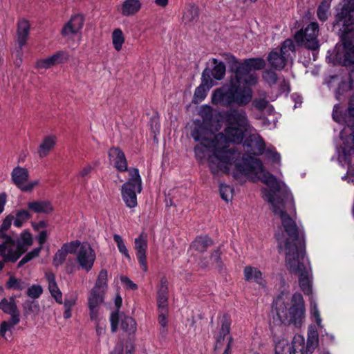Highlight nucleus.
<instances>
[{
    "label": "nucleus",
    "mask_w": 354,
    "mask_h": 354,
    "mask_svg": "<svg viewBox=\"0 0 354 354\" xmlns=\"http://www.w3.org/2000/svg\"><path fill=\"white\" fill-rule=\"evenodd\" d=\"M261 181L270 187L263 189V198L272 205L274 214L280 217L284 230L297 227L295 220L284 209L286 203L293 205L292 196L287 192L282 196L279 194L281 185L277 178L268 171L263 174Z\"/></svg>",
    "instance_id": "20e7f679"
},
{
    "label": "nucleus",
    "mask_w": 354,
    "mask_h": 354,
    "mask_svg": "<svg viewBox=\"0 0 354 354\" xmlns=\"http://www.w3.org/2000/svg\"><path fill=\"white\" fill-rule=\"evenodd\" d=\"M93 288L106 292L108 289V272L102 269L98 274L95 285Z\"/></svg>",
    "instance_id": "4c0bfd02"
},
{
    "label": "nucleus",
    "mask_w": 354,
    "mask_h": 354,
    "mask_svg": "<svg viewBox=\"0 0 354 354\" xmlns=\"http://www.w3.org/2000/svg\"><path fill=\"white\" fill-rule=\"evenodd\" d=\"M68 53L64 50H59L53 55L45 58L39 59L36 62V67L38 69H47L52 66L66 62L68 60Z\"/></svg>",
    "instance_id": "a211bd4d"
},
{
    "label": "nucleus",
    "mask_w": 354,
    "mask_h": 354,
    "mask_svg": "<svg viewBox=\"0 0 354 354\" xmlns=\"http://www.w3.org/2000/svg\"><path fill=\"white\" fill-rule=\"evenodd\" d=\"M310 30V24H307L305 30H298L295 36V41L298 46H304L306 49L310 50V35L307 32Z\"/></svg>",
    "instance_id": "c756f323"
},
{
    "label": "nucleus",
    "mask_w": 354,
    "mask_h": 354,
    "mask_svg": "<svg viewBox=\"0 0 354 354\" xmlns=\"http://www.w3.org/2000/svg\"><path fill=\"white\" fill-rule=\"evenodd\" d=\"M82 28V24H65L62 30L63 36L74 35Z\"/></svg>",
    "instance_id": "37998d69"
},
{
    "label": "nucleus",
    "mask_w": 354,
    "mask_h": 354,
    "mask_svg": "<svg viewBox=\"0 0 354 354\" xmlns=\"http://www.w3.org/2000/svg\"><path fill=\"white\" fill-rule=\"evenodd\" d=\"M140 8L139 0H125L122 5L121 12L125 16L132 15L138 12Z\"/></svg>",
    "instance_id": "2f4dec72"
},
{
    "label": "nucleus",
    "mask_w": 354,
    "mask_h": 354,
    "mask_svg": "<svg viewBox=\"0 0 354 354\" xmlns=\"http://www.w3.org/2000/svg\"><path fill=\"white\" fill-rule=\"evenodd\" d=\"M199 8L194 3L186 4L183 10V22H197L199 20Z\"/></svg>",
    "instance_id": "c85d7f7f"
},
{
    "label": "nucleus",
    "mask_w": 354,
    "mask_h": 354,
    "mask_svg": "<svg viewBox=\"0 0 354 354\" xmlns=\"http://www.w3.org/2000/svg\"><path fill=\"white\" fill-rule=\"evenodd\" d=\"M11 178L13 183L22 191L29 178V171L26 168L17 166L13 169Z\"/></svg>",
    "instance_id": "5701e85b"
},
{
    "label": "nucleus",
    "mask_w": 354,
    "mask_h": 354,
    "mask_svg": "<svg viewBox=\"0 0 354 354\" xmlns=\"http://www.w3.org/2000/svg\"><path fill=\"white\" fill-rule=\"evenodd\" d=\"M38 306L37 301L26 300L23 304L25 315H30L33 313L34 309L38 308Z\"/></svg>",
    "instance_id": "338daca9"
},
{
    "label": "nucleus",
    "mask_w": 354,
    "mask_h": 354,
    "mask_svg": "<svg viewBox=\"0 0 354 354\" xmlns=\"http://www.w3.org/2000/svg\"><path fill=\"white\" fill-rule=\"evenodd\" d=\"M222 252L221 247H218L216 250H213L210 255V261L212 265L216 268L220 273H222L225 270V265L221 259Z\"/></svg>",
    "instance_id": "c9c22d12"
},
{
    "label": "nucleus",
    "mask_w": 354,
    "mask_h": 354,
    "mask_svg": "<svg viewBox=\"0 0 354 354\" xmlns=\"http://www.w3.org/2000/svg\"><path fill=\"white\" fill-rule=\"evenodd\" d=\"M30 28V24H18L17 42L21 52L22 51L23 46L26 44Z\"/></svg>",
    "instance_id": "473e14b6"
},
{
    "label": "nucleus",
    "mask_w": 354,
    "mask_h": 354,
    "mask_svg": "<svg viewBox=\"0 0 354 354\" xmlns=\"http://www.w3.org/2000/svg\"><path fill=\"white\" fill-rule=\"evenodd\" d=\"M212 63L215 64L214 68L211 69L213 77L217 80H222L224 77L226 71L225 64L223 62H218L216 58L212 59Z\"/></svg>",
    "instance_id": "58836bf2"
},
{
    "label": "nucleus",
    "mask_w": 354,
    "mask_h": 354,
    "mask_svg": "<svg viewBox=\"0 0 354 354\" xmlns=\"http://www.w3.org/2000/svg\"><path fill=\"white\" fill-rule=\"evenodd\" d=\"M67 255L68 253L66 252L65 250L62 249V247H61V248L59 249L54 255L53 259V265L55 267H58L60 265L63 264L66 259Z\"/></svg>",
    "instance_id": "09e8293b"
},
{
    "label": "nucleus",
    "mask_w": 354,
    "mask_h": 354,
    "mask_svg": "<svg viewBox=\"0 0 354 354\" xmlns=\"http://www.w3.org/2000/svg\"><path fill=\"white\" fill-rule=\"evenodd\" d=\"M329 8V3L327 0H323L317 8V15L318 19L324 21L328 19V10Z\"/></svg>",
    "instance_id": "a18cd8bd"
},
{
    "label": "nucleus",
    "mask_w": 354,
    "mask_h": 354,
    "mask_svg": "<svg viewBox=\"0 0 354 354\" xmlns=\"http://www.w3.org/2000/svg\"><path fill=\"white\" fill-rule=\"evenodd\" d=\"M288 236L284 243L286 266L291 273L299 275V284L304 293L310 295V275L304 263L306 245L298 227L284 230Z\"/></svg>",
    "instance_id": "f03ea898"
},
{
    "label": "nucleus",
    "mask_w": 354,
    "mask_h": 354,
    "mask_svg": "<svg viewBox=\"0 0 354 354\" xmlns=\"http://www.w3.org/2000/svg\"><path fill=\"white\" fill-rule=\"evenodd\" d=\"M32 217L31 214L27 209H19L16 212L14 225L17 227H21L24 223Z\"/></svg>",
    "instance_id": "a19ab883"
},
{
    "label": "nucleus",
    "mask_w": 354,
    "mask_h": 354,
    "mask_svg": "<svg viewBox=\"0 0 354 354\" xmlns=\"http://www.w3.org/2000/svg\"><path fill=\"white\" fill-rule=\"evenodd\" d=\"M30 212L37 214H49L53 211V207L49 201H32L27 203Z\"/></svg>",
    "instance_id": "b1692460"
},
{
    "label": "nucleus",
    "mask_w": 354,
    "mask_h": 354,
    "mask_svg": "<svg viewBox=\"0 0 354 354\" xmlns=\"http://www.w3.org/2000/svg\"><path fill=\"white\" fill-rule=\"evenodd\" d=\"M233 192V189H232L229 185L225 184H220L219 185V192L221 198L226 202H228L232 198V193Z\"/></svg>",
    "instance_id": "13d9d810"
},
{
    "label": "nucleus",
    "mask_w": 354,
    "mask_h": 354,
    "mask_svg": "<svg viewBox=\"0 0 354 354\" xmlns=\"http://www.w3.org/2000/svg\"><path fill=\"white\" fill-rule=\"evenodd\" d=\"M212 71L209 68H205L201 75V84L206 85L209 87H212L213 82L212 80Z\"/></svg>",
    "instance_id": "680f3d73"
},
{
    "label": "nucleus",
    "mask_w": 354,
    "mask_h": 354,
    "mask_svg": "<svg viewBox=\"0 0 354 354\" xmlns=\"http://www.w3.org/2000/svg\"><path fill=\"white\" fill-rule=\"evenodd\" d=\"M113 240L117 245L119 252L127 259H131L129 250L127 248L122 236L119 234L113 235Z\"/></svg>",
    "instance_id": "c03bdc74"
},
{
    "label": "nucleus",
    "mask_w": 354,
    "mask_h": 354,
    "mask_svg": "<svg viewBox=\"0 0 354 354\" xmlns=\"http://www.w3.org/2000/svg\"><path fill=\"white\" fill-rule=\"evenodd\" d=\"M282 54H284L287 57L290 55V52L295 51V44L294 41L291 39H286L282 44L280 48Z\"/></svg>",
    "instance_id": "3c124183"
},
{
    "label": "nucleus",
    "mask_w": 354,
    "mask_h": 354,
    "mask_svg": "<svg viewBox=\"0 0 354 354\" xmlns=\"http://www.w3.org/2000/svg\"><path fill=\"white\" fill-rule=\"evenodd\" d=\"M243 142V146L247 149L246 153L259 156L264 153L266 144L261 136L250 134Z\"/></svg>",
    "instance_id": "dca6fc26"
},
{
    "label": "nucleus",
    "mask_w": 354,
    "mask_h": 354,
    "mask_svg": "<svg viewBox=\"0 0 354 354\" xmlns=\"http://www.w3.org/2000/svg\"><path fill=\"white\" fill-rule=\"evenodd\" d=\"M268 101L265 98H255L252 101V106L258 111H263L268 106Z\"/></svg>",
    "instance_id": "69168bd1"
},
{
    "label": "nucleus",
    "mask_w": 354,
    "mask_h": 354,
    "mask_svg": "<svg viewBox=\"0 0 354 354\" xmlns=\"http://www.w3.org/2000/svg\"><path fill=\"white\" fill-rule=\"evenodd\" d=\"M16 249L10 248V254L7 259L11 263L16 262L24 254H25L29 247L33 244V238L32 234L28 230H24L16 239Z\"/></svg>",
    "instance_id": "9d476101"
},
{
    "label": "nucleus",
    "mask_w": 354,
    "mask_h": 354,
    "mask_svg": "<svg viewBox=\"0 0 354 354\" xmlns=\"http://www.w3.org/2000/svg\"><path fill=\"white\" fill-rule=\"evenodd\" d=\"M201 117L204 123L212 124L213 122L214 111L210 106H205L201 111Z\"/></svg>",
    "instance_id": "bf43d9fd"
},
{
    "label": "nucleus",
    "mask_w": 354,
    "mask_h": 354,
    "mask_svg": "<svg viewBox=\"0 0 354 354\" xmlns=\"http://www.w3.org/2000/svg\"><path fill=\"white\" fill-rule=\"evenodd\" d=\"M168 280L166 277H162L158 285L157 295L159 296H168L169 297V288H168Z\"/></svg>",
    "instance_id": "5fc2aeb1"
},
{
    "label": "nucleus",
    "mask_w": 354,
    "mask_h": 354,
    "mask_svg": "<svg viewBox=\"0 0 354 354\" xmlns=\"http://www.w3.org/2000/svg\"><path fill=\"white\" fill-rule=\"evenodd\" d=\"M0 310L5 314L10 315L12 324H18L20 322V312L15 302V297L9 299L3 298L0 301Z\"/></svg>",
    "instance_id": "f3484780"
},
{
    "label": "nucleus",
    "mask_w": 354,
    "mask_h": 354,
    "mask_svg": "<svg viewBox=\"0 0 354 354\" xmlns=\"http://www.w3.org/2000/svg\"><path fill=\"white\" fill-rule=\"evenodd\" d=\"M3 236L4 241L0 244V256L3 259L5 262H10L7 257L10 255V248H13L15 245V241L16 239L7 234Z\"/></svg>",
    "instance_id": "7c9ffc66"
},
{
    "label": "nucleus",
    "mask_w": 354,
    "mask_h": 354,
    "mask_svg": "<svg viewBox=\"0 0 354 354\" xmlns=\"http://www.w3.org/2000/svg\"><path fill=\"white\" fill-rule=\"evenodd\" d=\"M253 86L243 85L240 90L234 94L235 104L238 106H245L248 105L252 99L253 96Z\"/></svg>",
    "instance_id": "4be33fe9"
},
{
    "label": "nucleus",
    "mask_w": 354,
    "mask_h": 354,
    "mask_svg": "<svg viewBox=\"0 0 354 354\" xmlns=\"http://www.w3.org/2000/svg\"><path fill=\"white\" fill-rule=\"evenodd\" d=\"M27 285V283L20 279H17L14 276L10 277L6 282L7 288L15 290H23L26 288Z\"/></svg>",
    "instance_id": "79ce46f5"
},
{
    "label": "nucleus",
    "mask_w": 354,
    "mask_h": 354,
    "mask_svg": "<svg viewBox=\"0 0 354 354\" xmlns=\"http://www.w3.org/2000/svg\"><path fill=\"white\" fill-rule=\"evenodd\" d=\"M43 293V288L40 285H32L30 286L27 291L26 295L32 299L39 298Z\"/></svg>",
    "instance_id": "052dcab7"
},
{
    "label": "nucleus",
    "mask_w": 354,
    "mask_h": 354,
    "mask_svg": "<svg viewBox=\"0 0 354 354\" xmlns=\"http://www.w3.org/2000/svg\"><path fill=\"white\" fill-rule=\"evenodd\" d=\"M212 103L213 104H220L225 107H230L235 104L234 95L227 91H224L223 88H216L212 96Z\"/></svg>",
    "instance_id": "aec40b11"
},
{
    "label": "nucleus",
    "mask_w": 354,
    "mask_h": 354,
    "mask_svg": "<svg viewBox=\"0 0 354 354\" xmlns=\"http://www.w3.org/2000/svg\"><path fill=\"white\" fill-rule=\"evenodd\" d=\"M124 36L120 28L115 29L112 32V42L114 48L117 51H120L122 49V45L124 43Z\"/></svg>",
    "instance_id": "ea45409f"
},
{
    "label": "nucleus",
    "mask_w": 354,
    "mask_h": 354,
    "mask_svg": "<svg viewBox=\"0 0 354 354\" xmlns=\"http://www.w3.org/2000/svg\"><path fill=\"white\" fill-rule=\"evenodd\" d=\"M138 189L131 185L129 183H124L121 189V196L125 205L129 208H133L137 206Z\"/></svg>",
    "instance_id": "412c9836"
},
{
    "label": "nucleus",
    "mask_w": 354,
    "mask_h": 354,
    "mask_svg": "<svg viewBox=\"0 0 354 354\" xmlns=\"http://www.w3.org/2000/svg\"><path fill=\"white\" fill-rule=\"evenodd\" d=\"M94 169V167L91 165H87L84 167L81 171L79 172L77 177L81 178L82 180L86 183L87 178L91 175L92 171Z\"/></svg>",
    "instance_id": "0e129e2a"
},
{
    "label": "nucleus",
    "mask_w": 354,
    "mask_h": 354,
    "mask_svg": "<svg viewBox=\"0 0 354 354\" xmlns=\"http://www.w3.org/2000/svg\"><path fill=\"white\" fill-rule=\"evenodd\" d=\"M81 242L79 240L72 241L71 242L65 243L62 245V249L65 250L68 254L76 253L78 248H80Z\"/></svg>",
    "instance_id": "6e6d98bb"
},
{
    "label": "nucleus",
    "mask_w": 354,
    "mask_h": 354,
    "mask_svg": "<svg viewBox=\"0 0 354 354\" xmlns=\"http://www.w3.org/2000/svg\"><path fill=\"white\" fill-rule=\"evenodd\" d=\"M120 311L118 310H114L111 313L110 315V324H111V330L112 333H115L118 330L119 324H120Z\"/></svg>",
    "instance_id": "de8ad7c7"
},
{
    "label": "nucleus",
    "mask_w": 354,
    "mask_h": 354,
    "mask_svg": "<svg viewBox=\"0 0 354 354\" xmlns=\"http://www.w3.org/2000/svg\"><path fill=\"white\" fill-rule=\"evenodd\" d=\"M332 116L335 122L338 123L344 122V114L339 110V105L338 104L334 106Z\"/></svg>",
    "instance_id": "774afa93"
},
{
    "label": "nucleus",
    "mask_w": 354,
    "mask_h": 354,
    "mask_svg": "<svg viewBox=\"0 0 354 354\" xmlns=\"http://www.w3.org/2000/svg\"><path fill=\"white\" fill-rule=\"evenodd\" d=\"M275 354H309L310 352V326L306 332V344L300 335L294 336L291 345L286 339H279L274 347Z\"/></svg>",
    "instance_id": "1a4fd4ad"
},
{
    "label": "nucleus",
    "mask_w": 354,
    "mask_h": 354,
    "mask_svg": "<svg viewBox=\"0 0 354 354\" xmlns=\"http://www.w3.org/2000/svg\"><path fill=\"white\" fill-rule=\"evenodd\" d=\"M268 62L274 69L281 71L287 64V57L281 50H272L268 55Z\"/></svg>",
    "instance_id": "393cba45"
},
{
    "label": "nucleus",
    "mask_w": 354,
    "mask_h": 354,
    "mask_svg": "<svg viewBox=\"0 0 354 354\" xmlns=\"http://www.w3.org/2000/svg\"><path fill=\"white\" fill-rule=\"evenodd\" d=\"M55 145V138L53 136H46L44 138L42 142L39 145L38 150L39 156L41 158L46 157L50 151Z\"/></svg>",
    "instance_id": "72a5a7b5"
},
{
    "label": "nucleus",
    "mask_w": 354,
    "mask_h": 354,
    "mask_svg": "<svg viewBox=\"0 0 354 354\" xmlns=\"http://www.w3.org/2000/svg\"><path fill=\"white\" fill-rule=\"evenodd\" d=\"M121 328L129 335H133L137 330V324L136 320L130 317L124 315L121 319Z\"/></svg>",
    "instance_id": "f704fd0d"
},
{
    "label": "nucleus",
    "mask_w": 354,
    "mask_h": 354,
    "mask_svg": "<svg viewBox=\"0 0 354 354\" xmlns=\"http://www.w3.org/2000/svg\"><path fill=\"white\" fill-rule=\"evenodd\" d=\"M319 24H311V51L315 52L319 47L317 39Z\"/></svg>",
    "instance_id": "49530a36"
},
{
    "label": "nucleus",
    "mask_w": 354,
    "mask_h": 354,
    "mask_svg": "<svg viewBox=\"0 0 354 354\" xmlns=\"http://www.w3.org/2000/svg\"><path fill=\"white\" fill-rule=\"evenodd\" d=\"M276 312L280 322L285 325L299 326L304 318L305 305L301 293L293 294L291 298L278 297Z\"/></svg>",
    "instance_id": "0eeeda50"
},
{
    "label": "nucleus",
    "mask_w": 354,
    "mask_h": 354,
    "mask_svg": "<svg viewBox=\"0 0 354 354\" xmlns=\"http://www.w3.org/2000/svg\"><path fill=\"white\" fill-rule=\"evenodd\" d=\"M335 22H354V0H342L335 7Z\"/></svg>",
    "instance_id": "f8f14e48"
},
{
    "label": "nucleus",
    "mask_w": 354,
    "mask_h": 354,
    "mask_svg": "<svg viewBox=\"0 0 354 354\" xmlns=\"http://www.w3.org/2000/svg\"><path fill=\"white\" fill-rule=\"evenodd\" d=\"M211 87L200 84L195 90L194 97L197 101H203L207 96V92Z\"/></svg>",
    "instance_id": "603ef678"
},
{
    "label": "nucleus",
    "mask_w": 354,
    "mask_h": 354,
    "mask_svg": "<svg viewBox=\"0 0 354 354\" xmlns=\"http://www.w3.org/2000/svg\"><path fill=\"white\" fill-rule=\"evenodd\" d=\"M224 57L231 71L234 73V77L230 80L227 91L233 95L237 93L243 86L241 83L247 86H256L258 84V77L256 73H250L252 71H260L265 68L266 62L261 57L248 58L239 62L236 57L230 54L225 53Z\"/></svg>",
    "instance_id": "7ed1b4c3"
},
{
    "label": "nucleus",
    "mask_w": 354,
    "mask_h": 354,
    "mask_svg": "<svg viewBox=\"0 0 354 354\" xmlns=\"http://www.w3.org/2000/svg\"><path fill=\"white\" fill-rule=\"evenodd\" d=\"M128 171L130 178L126 183H129L133 187H137L138 193H140L142 189V178L140 175L138 169L131 168Z\"/></svg>",
    "instance_id": "e433bc0d"
},
{
    "label": "nucleus",
    "mask_w": 354,
    "mask_h": 354,
    "mask_svg": "<svg viewBox=\"0 0 354 354\" xmlns=\"http://www.w3.org/2000/svg\"><path fill=\"white\" fill-rule=\"evenodd\" d=\"M207 161L209 170L214 175L218 174L220 171L228 174L230 173V165H234V163H223L215 158L213 155L208 158Z\"/></svg>",
    "instance_id": "bb28decb"
},
{
    "label": "nucleus",
    "mask_w": 354,
    "mask_h": 354,
    "mask_svg": "<svg viewBox=\"0 0 354 354\" xmlns=\"http://www.w3.org/2000/svg\"><path fill=\"white\" fill-rule=\"evenodd\" d=\"M191 136L196 142H208L210 147H213L212 151L214 150L216 145L218 147H221L219 142L222 139L220 138L219 134L213 138H209L212 136L211 131L203 123L196 124L194 129L191 131Z\"/></svg>",
    "instance_id": "9b49d317"
},
{
    "label": "nucleus",
    "mask_w": 354,
    "mask_h": 354,
    "mask_svg": "<svg viewBox=\"0 0 354 354\" xmlns=\"http://www.w3.org/2000/svg\"><path fill=\"white\" fill-rule=\"evenodd\" d=\"M108 156L113 162L115 168L120 172L128 170V162L123 151L118 147H111L108 151Z\"/></svg>",
    "instance_id": "6ab92c4d"
},
{
    "label": "nucleus",
    "mask_w": 354,
    "mask_h": 354,
    "mask_svg": "<svg viewBox=\"0 0 354 354\" xmlns=\"http://www.w3.org/2000/svg\"><path fill=\"white\" fill-rule=\"evenodd\" d=\"M354 24H342L339 30V41L334 49L328 51L326 59L333 65L346 67L348 71V80H341L335 90V97L341 102L344 95L354 90Z\"/></svg>",
    "instance_id": "f257e3e1"
},
{
    "label": "nucleus",
    "mask_w": 354,
    "mask_h": 354,
    "mask_svg": "<svg viewBox=\"0 0 354 354\" xmlns=\"http://www.w3.org/2000/svg\"><path fill=\"white\" fill-rule=\"evenodd\" d=\"M96 256L95 252L89 244H82L77 254V261L80 266L86 272L93 268Z\"/></svg>",
    "instance_id": "ddd939ff"
},
{
    "label": "nucleus",
    "mask_w": 354,
    "mask_h": 354,
    "mask_svg": "<svg viewBox=\"0 0 354 354\" xmlns=\"http://www.w3.org/2000/svg\"><path fill=\"white\" fill-rule=\"evenodd\" d=\"M344 123L351 132L346 133V128L339 133V138L342 140L340 145L336 146L337 160L340 164L343 162L348 167L351 166L352 155L354 154V107H348L344 113Z\"/></svg>",
    "instance_id": "6e6552de"
},
{
    "label": "nucleus",
    "mask_w": 354,
    "mask_h": 354,
    "mask_svg": "<svg viewBox=\"0 0 354 354\" xmlns=\"http://www.w3.org/2000/svg\"><path fill=\"white\" fill-rule=\"evenodd\" d=\"M244 278L247 281H254L260 286H264L265 280L262 277V272L257 268L245 266L243 270Z\"/></svg>",
    "instance_id": "a878e982"
},
{
    "label": "nucleus",
    "mask_w": 354,
    "mask_h": 354,
    "mask_svg": "<svg viewBox=\"0 0 354 354\" xmlns=\"http://www.w3.org/2000/svg\"><path fill=\"white\" fill-rule=\"evenodd\" d=\"M104 290L92 288L88 297V307L89 308V316L91 320H97L98 317L99 306L104 302Z\"/></svg>",
    "instance_id": "2eb2a0df"
},
{
    "label": "nucleus",
    "mask_w": 354,
    "mask_h": 354,
    "mask_svg": "<svg viewBox=\"0 0 354 354\" xmlns=\"http://www.w3.org/2000/svg\"><path fill=\"white\" fill-rule=\"evenodd\" d=\"M223 118L225 122V127L224 133H219V137L225 142L224 145L229 142L242 143L245 133L250 128L245 111L237 108L230 109L223 113Z\"/></svg>",
    "instance_id": "423d86ee"
},
{
    "label": "nucleus",
    "mask_w": 354,
    "mask_h": 354,
    "mask_svg": "<svg viewBox=\"0 0 354 354\" xmlns=\"http://www.w3.org/2000/svg\"><path fill=\"white\" fill-rule=\"evenodd\" d=\"M214 241L207 235L196 236L190 247L196 251L203 253L214 245Z\"/></svg>",
    "instance_id": "cd10ccee"
},
{
    "label": "nucleus",
    "mask_w": 354,
    "mask_h": 354,
    "mask_svg": "<svg viewBox=\"0 0 354 354\" xmlns=\"http://www.w3.org/2000/svg\"><path fill=\"white\" fill-rule=\"evenodd\" d=\"M263 79L270 86L276 84L278 80V76L276 72L271 69L266 70L262 75Z\"/></svg>",
    "instance_id": "8fccbe9b"
},
{
    "label": "nucleus",
    "mask_w": 354,
    "mask_h": 354,
    "mask_svg": "<svg viewBox=\"0 0 354 354\" xmlns=\"http://www.w3.org/2000/svg\"><path fill=\"white\" fill-rule=\"evenodd\" d=\"M221 322V328L219 332L227 335L230 333L231 326V319L229 315L224 314Z\"/></svg>",
    "instance_id": "e2e57ef3"
},
{
    "label": "nucleus",
    "mask_w": 354,
    "mask_h": 354,
    "mask_svg": "<svg viewBox=\"0 0 354 354\" xmlns=\"http://www.w3.org/2000/svg\"><path fill=\"white\" fill-rule=\"evenodd\" d=\"M213 156L223 163H234L235 171L233 174V177L235 179L239 178V174L247 176L264 171V166L259 158L248 153H245L241 157V153L238 149L236 148L229 149L227 145L218 147L216 145Z\"/></svg>",
    "instance_id": "39448f33"
},
{
    "label": "nucleus",
    "mask_w": 354,
    "mask_h": 354,
    "mask_svg": "<svg viewBox=\"0 0 354 354\" xmlns=\"http://www.w3.org/2000/svg\"><path fill=\"white\" fill-rule=\"evenodd\" d=\"M148 248V242L147 239V234L142 232L134 240V249L136 250V255L138 261L143 270L146 272L148 270L147 260V250Z\"/></svg>",
    "instance_id": "4468645a"
},
{
    "label": "nucleus",
    "mask_w": 354,
    "mask_h": 354,
    "mask_svg": "<svg viewBox=\"0 0 354 354\" xmlns=\"http://www.w3.org/2000/svg\"><path fill=\"white\" fill-rule=\"evenodd\" d=\"M208 147L205 143H199L194 149L195 157L198 162H202L205 157V149Z\"/></svg>",
    "instance_id": "864d4df0"
},
{
    "label": "nucleus",
    "mask_w": 354,
    "mask_h": 354,
    "mask_svg": "<svg viewBox=\"0 0 354 354\" xmlns=\"http://www.w3.org/2000/svg\"><path fill=\"white\" fill-rule=\"evenodd\" d=\"M46 279L48 283V290H49L50 295H52L53 294H57V292L58 293L59 291H60V290H59V288L57 286V283L55 281V274L53 273L47 274Z\"/></svg>",
    "instance_id": "4d7b16f0"
}]
</instances>
